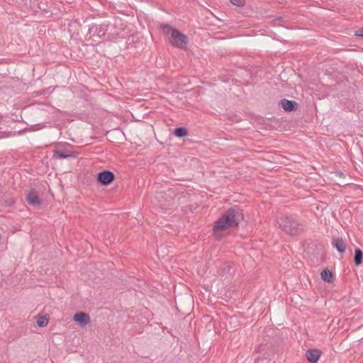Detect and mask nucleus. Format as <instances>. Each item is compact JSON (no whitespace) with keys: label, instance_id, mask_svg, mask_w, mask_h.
Instances as JSON below:
<instances>
[{"label":"nucleus","instance_id":"1","mask_svg":"<svg viewBox=\"0 0 363 363\" xmlns=\"http://www.w3.org/2000/svg\"><path fill=\"white\" fill-rule=\"evenodd\" d=\"M242 219V211L238 207L235 206L228 209L215 222L213 228V235L219 238L222 231L237 227Z\"/></svg>","mask_w":363,"mask_h":363},{"label":"nucleus","instance_id":"2","mask_svg":"<svg viewBox=\"0 0 363 363\" xmlns=\"http://www.w3.org/2000/svg\"><path fill=\"white\" fill-rule=\"evenodd\" d=\"M242 219V211L238 207L235 206L228 209L215 222L213 228V235L219 238L222 231L237 227Z\"/></svg>","mask_w":363,"mask_h":363},{"label":"nucleus","instance_id":"3","mask_svg":"<svg viewBox=\"0 0 363 363\" xmlns=\"http://www.w3.org/2000/svg\"><path fill=\"white\" fill-rule=\"evenodd\" d=\"M162 33L168 38L169 43L176 48H183L187 44V38L177 29L166 24L162 26Z\"/></svg>","mask_w":363,"mask_h":363},{"label":"nucleus","instance_id":"4","mask_svg":"<svg viewBox=\"0 0 363 363\" xmlns=\"http://www.w3.org/2000/svg\"><path fill=\"white\" fill-rule=\"evenodd\" d=\"M277 223L284 232L294 235L300 231V223L294 218L289 216H281L277 220Z\"/></svg>","mask_w":363,"mask_h":363},{"label":"nucleus","instance_id":"5","mask_svg":"<svg viewBox=\"0 0 363 363\" xmlns=\"http://www.w3.org/2000/svg\"><path fill=\"white\" fill-rule=\"evenodd\" d=\"M97 178L99 183L107 186L114 180L115 175L112 172L109 170H105L99 172L98 174Z\"/></svg>","mask_w":363,"mask_h":363},{"label":"nucleus","instance_id":"6","mask_svg":"<svg viewBox=\"0 0 363 363\" xmlns=\"http://www.w3.org/2000/svg\"><path fill=\"white\" fill-rule=\"evenodd\" d=\"M73 319L77 322L82 327H84L90 322V317L88 314L79 312L74 314Z\"/></svg>","mask_w":363,"mask_h":363},{"label":"nucleus","instance_id":"7","mask_svg":"<svg viewBox=\"0 0 363 363\" xmlns=\"http://www.w3.org/2000/svg\"><path fill=\"white\" fill-rule=\"evenodd\" d=\"M108 26L107 24H101L98 26H93L90 28V32H93L94 35L101 38L105 35L106 31L108 30Z\"/></svg>","mask_w":363,"mask_h":363},{"label":"nucleus","instance_id":"8","mask_svg":"<svg viewBox=\"0 0 363 363\" xmlns=\"http://www.w3.org/2000/svg\"><path fill=\"white\" fill-rule=\"evenodd\" d=\"M28 203L33 206H39L41 203V200L39 199L38 193L31 190L26 196Z\"/></svg>","mask_w":363,"mask_h":363},{"label":"nucleus","instance_id":"9","mask_svg":"<svg viewBox=\"0 0 363 363\" xmlns=\"http://www.w3.org/2000/svg\"><path fill=\"white\" fill-rule=\"evenodd\" d=\"M320 351L318 350H308L306 352V357L310 363H316L320 357Z\"/></svg>","mask_w":363,"mask_h":363},{"label":"nucleus","instance_id":"10","mask_svg":"<svg viewBox=\"0 0 363 363\" xmlns=\"http://www.w3.org/2000/svg\"><path fill=\"white\" fill-rule=\"evenodd\" d=\"M75 155L72 153L69 152L67 150H55L53 152L52 158L54 160H59V159H67L70 157H74Z\"/></svg>","mask_w":363,"mask_h":363},{"label":"nucleus","instance_id":"11","mask_svg":"<svg viewBox=\"0 0 363 363\" xmlns=\"http://www.w3.org/2000/svg\"><path fill=\"white\" fill-rule=\"evenodd\" d=\"M332 245L340 253H343L346 250L347 245L341 238H334Z\"/></svg>","mask_w":363,"mask_h":363},{"label":"nucleus","instance_id":"12","mask_svg":"<svg viewBox=\"0 0 363 363\" xmlns=\"http://www.w3.org/2000/svg\"><path fill=\"white\" fill-rule=\"evenodd\" d=\"M282 108L287 111H294L297 105L294 101H290L287 99H283L281 102Z\"/></svg>","mask_w":363,"mask_h":363},{"label":"nucleus","instance_id":"13","mask_svg":"<svg viewBox=\"0 0 363 363\" xmlns=\"http://www.w3.org/2000/svg\"><path fill=\"white\" fill-rule=\"evenodd\" d=\"M321 279L326 282H331L333 279V275L331 272L328 269H323L320 273Z\"/></svg>","mask_w":363,"mask_h":363},{"label":"nucleus","instance_id":"14","mask_svg":"<svg viewBox=\"0 0 363 363\" xmlns=\"http://www.w3.org/2000/svg\"><path fill=\"white\" fill-rule=\"evenodd\" d=\"M363 258V253L359 248H356L354 250V262L356 265H359L362 263Z\"/></svg>","mask_w":363,"mask_h":363},{"label":"nucleus","instance_id":"15","mask_svg":"<svg viewBox=\"0 0 363 363\" xmlns=\"http://www.w3.org/2000/svg\"><path fill=\"white\" fill-rule=\"evenodd\" d=\"M174 135L178 138H183L187 135V130L185 128L179 127L174 129Z\"/></svg>","mask_w":363,"mask_h":363},{"label":"nucleus","instance_id":"16","mask_svg":"<svg viewBox=\"0 0 363 363\" xmlns=\"http://www.w3.org/2000/svg\"><path fill=\"white\" fill-rule=\"evenodd\" d=\"M36 323L39 327H45L48 324V319L45 316H40L37 318Z\"/></svg>","mask_w":363,"mask_h":363},{"label":"nucleus","instance_id":"17","mask_svg":"<svg viewBox=\"0 0 363 363\" xmlns=\"http://www.w3.org/2000/svg\"><path fill=\"white\" fill-rule=\"evenodd\" d=\"M230 2L238 6H242L245 4L244 0H230Z\"/></svg>","mask_w":363,"mask_h":363},{"label":"nucleus","instance_id":"18","mask_svg":"<svg viewBox=\"0 0 363 363\" xmlns=\"http://www.w3.org/2000/svg\"><path fill=\"white\" fill-rule=\"evenodd\" d=\"M355 35L363 37V27L355 32Z\"/></svg>","mask_w":363,"mask_h":363},{"label":"nucleus","instance_id":"19","mask_svg":"<svg viewBox=\"0 0 363 363\" xmlns=\"http://www.w3.org/2000/svg\"><path fill=\"white\" fill-rule=\"evenodd\" d=\"M255 363H267V359L265 358L257 359Z\"/></svg>","mask_w":363,"mask_h":363}]
</instances>
